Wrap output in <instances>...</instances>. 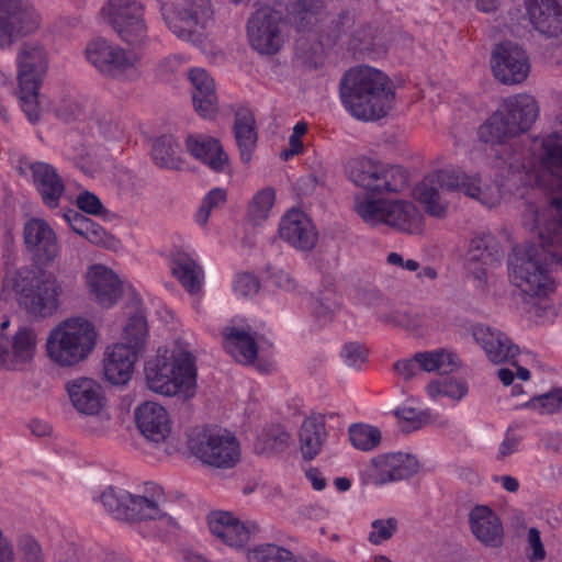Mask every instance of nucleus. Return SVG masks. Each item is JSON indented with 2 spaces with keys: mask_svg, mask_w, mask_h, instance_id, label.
I'll return each mask as SVG.
<instances>
[{
  "mask_svg": "<svg viewBox=\"0 0 562 562\" xmlns=\"http://www.w3.org/2000/svg\"><path fill=\"white\" fill-rule=\"evenodd\" d=\"M41 24L36 10L24 0H0V48H10L19 36L35 32Z\"/></svg>",
  "mask_w": 562,
  "mask_h": 562,
  "instance_id": "obj_11",
  "label": "nucleus"
},
{
  "mask_svg": "<svg viewBox=\"0 0 562 562\" xmlns=\"http://www.w3.org/2000/svg\"><path fill=\"white\" fill-rule=\"evenodd\" d=\"M162 19L179 40L202 44L213 23L214 10L211 0H179L161 5Z\"/></svg>",
  "mask_w": 562,
  "mask_h": 562,
  "instance_id": "obj_6",
  "label": "nucleus"
},
{
  "mask_svg": "<svg viewBox=\"0 0 562 562\" xmlns=\"http://www.w3.org/2000/svg\"><path fill=\"white\" fill-rule=\"evenodd\" d=\"M454 191L462 192L481 205L492 209L502 201V189L496 182H485L479 176H470L454 170Z\"/></svg>",
  "mask_w": 562,
  "mask_h": 562,
  "instance_id": "obj_27",
  "label": "nucleus"
},
{
  "mask_svg": "<svg viewBox=\"0 0 562 562\" xmlns=\"http://www.w3.org/2000/svg\"><path fill=\"white\" fill-rule=\"evenodd\" d=\"M349 439L355 448L369 451L380 443L381 432L375 427L356 424L349 428Z\"/></svg>",
  "mask_w": 562,
  "mask_h": 562,
  "instance_id": "obj_52",
  "label": "nucleus"
},
{
  "mask_svg": "<svg viewBox=\"0 0 562 562\" xmlns=\"http://www.w3.org/2000/svg\"><path fill=\"white\" fill-rule=\"evenodd\" d=\"M223 344L226 351L243 364H250L255 361L258 347L256 337L249 329L244 327L228 326L223 330Z\"/></svg>",
  "mask_w": 562,
  "mask_h": 562,
  "instance_id": "obj_32",
  "label": "nucleus"
},
{
  "mask_svg": "<svg viewBox=\"0 0 562 562\" xmlns=\"http://www.w3.org/2000/svg\"><path fill=\"white\" fill-rule=\"evenodd\" d=\"M66 389L78 413L97 416L92 424L98 423V426L89 425L88 429L93 434L103 432L108 427L109 418L100 415L103 407L101 386L92 379L77 378L69 381Z\"/></svg>",
  "mask_w": 562,
  "mask_h": 562,
  "instance_id": "obj_12",
  "label": "nucleus"
},
{
  "mask_svg": "<svg viewBox=\"0 0 562 562\" xmlns=\"http://www.w3.org/2000/svg\"><path fill=\"white\" fill-rule=\"evenodd\" d=\"M30 168L43 202L52 209L57 207L65 192L63 179L56 172L55 168L48 164L34 162Z\"/></svg>",
  "mask_w": 562,
  "mask_h": 562,
  "instance_id": "obj_33",
  "label": "nucleus"
},
{
  "mask_svg": "<svg viewBox=\"0 0 562 562\" xmlns=\"http://www.w3.org/2000/svg\"><path fill=\"white\" fill-rule=\"evenodd\" d=\"M473 338L494 363L510 362L518 355V347L498 329L485 325L473 327Z\"/></svg>",
  "mask_w": 562,
  "mask_h": 562,
  "instance_id": "obj_24",
  "label": "nucleus"
},
{
  "mask_svg": "<svg viewBox=\"0 0 562 562\" xmlns=\"http://www.w3.org/2000/svg\"><path fill=\"white\" fill-rule=\"evenodd\" d=\"M40 88L37 83H18V99L22 111L30 123L41 120L42 105L40 102Z\"/></svg>",
  "mask_w": 562,
  "mask_h": 562,
  "instance_id": "obj_47",
  "label": "nucleus"
},
{
  "mask_svg": "<svg viewBox=\"0 0 562 562\" xmlns=\"http://www.w3.org/2000/svg\"><path fill=\"white\" fill-rule=\"evenodd\" d=\"M477 135L482 142L493 145L517 136L503 108L479 127Z\"/></svg>",
  "mask_w": 562,
  "mask_h": 562,
  "instance_id": "obj_41",
  "label": "nucleus"
},
{
  "mask_svg": "<svg viewBox=\"0 0 562 562\" xmlns=\"http://www.w3.org/2000/svg\"><path fill=\"white\" fill-rule=\"evenodd\" d=\"M247 562H305L290 549L274 542L260 543L246 552Z\"/></svg>",
  "mask_w": 562,
  "mask_h": 562,
  "instance_id": "obj_44",
  "label": "nucleus"
},
{
  "mask_svg": "<svg viewBox=\"0 0 562 562\" xmlns=\"http://www.w3.org/2000/svg\"><path fill=\"white\" fill-rule=\"evenodd\" d=\"M289 15L299 31L312 30L323 19L322 0H293L289 7Z\"/></svg>",
  "mask_w": 562,
  "mask_h": 562,
  "instance_id": "obj_40",
  "label": "nucleus"
},
{
  "mask_svg": "<svg viewBox=\"0 0 562 562\" xmlns=\"http://www.w3.org/2000/svg\"><path fill=\"white\" fill-rule=\"evenodd\" d=\"M192 83V100L195 111L203 117H212L217 112V95L214 81L202 68H194L189 72Z\"/></svg>",
  "mask_w": 562,
  "mask_h": 562,
  "instance_id": "obj_31",
  "label": "nucleus"
},
{
  "mask_svg": "<svg viewBox=\"0 0 562 562\" xmlns=\"http://www.w3.org/2000/svg\"><path fill=\"white\" fill-rule=\"evenodd\" d=\"M470 529L484 546L497 548L503 544L504 529L498 516L487 506L477 505L469 514Z\"/></svg>",
  "mask_w": 562,
  "mask_h": 562,
  "instance_id": "obj_25",
  "label": "nucleus"
},
{
  "mask_svg": "<svg viewBox=\"0 0 562 562\" xmlns=\"http://www.w3.org/2000/svg\"><path fill=\"white\" fill-rule=\"evenodd\" d=\"M26 249L40 263H50L59 255V244L55 231L42 218H31L23 228Z\"/></svg>",
  "mask_w": 562,
  "mask_h": 562,
  "instance_id": "obj_17",
  "label": "nucleus"
},
{
  "mask_svg": "<svg viewBox=\"0 0 562 562\" xmlns=\"http://www.w3.org/2000/svg\"><path fill=\"white\" fill-rule=\"evenodd\" d=\"M276 190L272 187H266L258 190L247 205L246 216L254 226L262 225L271 213L276 202Z\"/></svg>",
  "mask_w": 562,
  "mask_h": 562,
  "instance_id": "obj_45",
  "label": "nucleus"
},
{
  "mask_svg": "<svg viewBox=\"0 0 562 562\" xmlns=\"http://www.w3.org/2000/svg\"><path fill=\"white\" fill-rule=\"evenodd\" d=\"M188 447L199 460L215 468H233L240 459L238 440L223 429H196L189 436Z\"/></svg>",
  "mask_w": 562,
  "mask_h": 562,
  "instance_id": "obj_10",
  "label": "nucleus"
},
{
  "mask_svg": "<svg viewBox=\"0 0 562 562\" xmlns=\"http://www.w3.org/2000/svg\"><path fill=\"white\" fill-rule=\"evenodd\" d=\"M227 200V193L224 189L215 188L211 190L203 199L196 214L195 222L200 226H205L207 224L209 217L211 213L220 207H222Z\"/></svg>",
  "mask_w": 562,
  "mask_h": 562,
  "instance_id": "obj_54",
  "label": "nucleus"
},
{
  "mask_svg": "<svg viewBox=\"0 0 562 562\" xmlns=\"http://www.w3.org/2000/svg\"><path fill=\"white\" fill-rule=\"evenodd\" d=\"M418 471V461L406 453H390L374 458L368 472L370 483L376 486L405 480Z\"/></svg>",
  "mask_w": 562,
  "mask_h": 562,
  "instance_id": "obj_16",
  "label": "nucleus"
},
{
  "mask_svg": "<svg viewBox=\"0 0 562 562\" xmlns=\"http://www.w3.org/2000/svg\"><path fill=\"white\" fill-rule=\"evenodd\" d=\"M396 531L397 520L395 518L375 519L371 522L368 540L372 544H381L390 540Z\"/></svg>",
  "mask_w": 562,
  "mask_h": 562,
  "instance_id": "obj_57",
  "label": "nucleus"
},
{
  "mask_svg": "<svg viewBox=\"0 0 562 562\" xmlns=\"http://www.w3.org/2000/svg\"><path fill=\"white\" fill-rule=\"evenodd\" d=\"M454 170H436L426 176L413 190L414 198L423 205L425 212L432 217L443 218L448 206L441 200L440 189L454 191Z\"/></svg>",
  "mask_w": 562,
  "mask_h": 562,
  "instance_id": "obj_14",
  "label": "nucleus"
},
{
  "mask_svg": "<svg viewBox=\"0 0 562 562\" xmlns=\"http://www.w3.org/2000/svg\"><path fill=\"white\" fill-rule=\"evenodd\" d=\"M530 22L547 36L562 34V0H526Z\"/></svg>",
  "mask_w": 562,
  "mask_h": 562,
  "instance_id": "obj_26",
  "label": "nucleus"
},
{
  "mask_svg": "<svg viewBox=\"0 0 562 562\" xmlns=\"http://www.w3.org/2000/svg\"><path fill=\"white\" fill-rule=\"evenodd\" d=\"M380 165L368 158H356L348 161L346 175L357 187L376 193Z\"/></svg>",
  "mask_w": 562,
  "mask_h": 562,
  "instance_id": "obj_39",
  "label": "nucleus"
},
{
  "mask_svg": "<svg viewBox=\"0 0 562 562\" xmlns=\"http://www.w3.org/2000/svg\"><path fill=\"white\" fill-rule=\"evenodd\" d=\"M171 269L173 276L190 293L201 290L204 273L200 265L184 250L177 249L172 252Z\"/></svg>",
  "mask_w": 562,
  "mask_h": 562,
  "instance_id": "obj_35",
  "label": "nucleus"
},
{
  "mask_svg": "<svg viewBox=\"0 0 562 562\" xmlns=\"http://www.w3.org/2000/svg\"><path fill=\"white\" fill-rule=\"evenodd\" d=\"M525 407L542 415L562 411V387H555L546 394L531 398L525 404Z\"/></svg>",
  "mask_w": 562,
  "mask_h": 562,
  "instance_id": "obj_53",
  "label": "nucleus"
},
{
  "mask_svg": "<svg viewBox=\"0 0 562 562\" xmlns=\"http://www.w3.org/2000/svg\"><path fill=\"white\" fill-rule=\"evenodd\" d=\"M289 434L277 427L262 434L256 443V450L259 453H268L283 450L289 441Z\"/></svg>",
  "mask_w": 562,
  "mask_h": 562,
  "instance_id": "obj_56",
  "label": "nucleus"
},
{
  "mask_svg": "<svg viewBox=\"0 0 562 562\" xmlns=\"http://www.w3.org/2000/svg\"><path fill=\"white\" fill-rule=\"evenodd\" d=\"M97 344L93 324L82 317L64 321L50 330L46 340L48 358L60 367H72L86 360Z\"/></svg>",
  "mask_w": 562,
  "mask_h": 562,
  "instance_id": "obj_4",
  "label": "nucleus"
},
{
  "mask_svg": "<svg viewBox=\"0 0 562 562\" xmlns=\"http://www.w3.org/2000/svg\"><path fill=\"white\" fill-rule=\"evenodd\" d=\"M133 19L124 22L121 15H117L114 20V30L128 45L134 47H140L148 41L147 25L144 21V9L143 5H134Z\"/></svg>",
  "mask_w": 562,
  "mask_h": 562,
  "instance_id": "obj_38",
  "label": "nucleus"
},
{
  "mask_svg": "<svg viewBox=\"0 0 562 562\" xmlns=\"http://www.w3.org/2000/svg\"><path fill=\"white\" fill-rule=\"evenodd\" d=\"M134 5H142L137 0H109L106 5L101 9L102 18L114 27V20L117 15L127 22L133 19Z\"/></svg>",
  "mask_w": 562,
  "mask_h": 562,
  "instance_id": "obj_55",
  "label": "nucleus"
},
{
  "mask_svg": "<svg viewBox=\"0 0 562 562\" xmlns=\"http://www.w3.org/2000/svg\"><path fill=\"white\" fill-rule=\"evenodd\" d=\"M387 205L389 201L362 196H356L355 199V211L363 222L371 226L385 223Z\"/></svg>",
  "mask_w": 562,
  "mask_h": 562,
  "instance_id": "obj_49",
  "label": "nucleus"
},
{
  "mask_svg": "<svg viewBox=\"0 0 562 562\" xmlns=\"http://www.w3.org/2000/svg\"><path fill=\"white\" fill-rule=\"evenodd\" d=\"M286 27L281 4L272 5V0H262L247 22L249 45L259 54H276L284 44Z\"/></svg>",
  "mask_w": 562,
  "mask_h": 562,
  "instance_id": "obj_9",
  "label": "nucleus"
},
{
  "mask_svg": "<svg viewBox=\"0 0 562 562\" xmlns=\"http://www.w3.org/2000/svg\"><path fill=\"white\" fill-rule=\"evenodd\" d=\"M90 295L98 305L111 308L122 297L123 289L119 277L103 265H93L86 272Z\"/></svg>",
  "mask_w": 562,
  "mask_h": 562,
  "instance_id": "obj_19",
  "label": "nucleus"
},
{
  "mask_svg": "<svg viewBox=\"0 0 562 562\" xmlns=\"http://www.w3.org/2000/svg\"><path fill=\"white\" fill-rule=\"evenodd\" d=\"M495 78L505 85L524 82L530 71V61L526 52L518 45L505 42L498 44L491 58Z\"/></svg>",
  "mask_w": 562,
  "mask_h": 562,
  "instance_id": "obj_13",
  "label": "nucleus"
},
{
  "mask_svg": "<svg viewBox=\"0 0 562 562\" xmlns=\"http://www.w3.org/2000/svg\"><path fill=\"white\" fill-rule=\"evenodd\" d=\"M100 501L105 509L116 519L158 520L166 532L178 527L176 519L162 510L159 497L148 498L146 496L132 495L124 490L110 486L100 495Z\"/></svg>",
  "mask_w": 562,
  "mask_h": 562,
  "instance_id": "obj_7",
  "label": "nucleus"
},
{
  "mask_svg": "<svg viewBox=\"0 0 562 562\" xmlns=\"http://www.w3.org/2000/svg\"><path fill=\"white\" fill-rule=\"evenodd\" d=\"M279 236L301 251H311L318 240V232L314 223L300 210H291L281 217Z\"/></svg>",
  "mask_w": 562,
  "mask_h": 562,
  "instance_id": "obj_18",
  "label": "nucleus"
},
{
  "mask_svg": "<svg viewBox=\"0 0 562 562\" xmlns=\"http://www.w3.org/2000/svg\"><path fill=\"white\" fill-rule=\"evenodd\" d=\"M186 148L190 155L214 172H227L231 159L220 139L205 135L192 134L186 139Z\"/></svg>",
  "mask_w": 562,
  "mask_h": 562,
  "instance_id": "obj_20",
  "label": "nucleus"
},
{
  "mask_svg": "<svg viewBox=\"0 0 562 562\" xmlns=\"http://www.w3.org/2000/svg\"><path fill=\"white\" fill-rule=\"evenodd\" d=\"M533 221L531 229H537L541 246L519 245L509 258V277L515 286L530 297L548 295L553 290V281L547 268V254L553 258L562 256V199L553 198L550 205L540 214L528 206L525 223Z\"/></svg>",
  "mask_w": 562,
  "mask_h": 562,
  "instance_id": "obj_1",
  "label": "nucleus"
},
{
  "mask_svg": "<svg viewBox=\"0 0 562 562\" xmlns=\"http://www.w3.org/2000/svg\"><path fill=\"white\" fill-rule=\"evenodd\" d=\"M340 98L357 119L375 121L393 106L394 91L385 74L369 66L349 69L340 81Z\"/></svg>",
  "mask_w": 562,
  "mask_h": 562,
  "instance_id": "obj_2",
  "label": "nucleus"
},
{
  "mask_svg": "<svg viewBox=\"0 0 562 562\" xmlns=\"http://www.w3.org/2000/svg\"><path fill=\"white\" fill-rule=\"evenodd\" d=\"M427 393L431 398L447 396L460 401L468 393V385L463 381L454 379H443L431 381L427 387Z\"/></svg>",
  "mask_w": 562,
  "mask_h": 562,
  "instance_id": "obj_51",
  "label": "nucleus"
},
{
  "mask_svg": "<svg viewBox=\"0 0 562 562\" xmlns=\"http://www.w3.org/2000/svg\"><path fill=\"white\" fill-rule=\"evenodd\" d=\"M148 389L159 395L187 401L196 393V367L192 353L181 346L165 350L145 368Z\"/></svg>",
  "mask_w": 562,
  "mask_h": 562,
  "instance_id": "obj_3",
  "label": "nucleus"
},
{
  "mask_svg": "<svg viewBox=\"0 0 562 562\" xmlns=\"http://www.w3.org/2000/svg\"><path fill=\"white\" fill-rule=\"evenodd\" d=\"M488 243V237L473 238L470 244L469 260L482 261L483 263H486V261L491 258V252L487 249Z\"/></svg>",
  "mask_w": 562,
  "mask_h": 562,
  "instance_id": "obj_64",
  "label": "nucleus"
},
{
  "mask_svg": "<svg viewBox=\"0 0 562 562\" xmlns=\"http://www.w3.org/2000/svg\"><path fill=\"white\" fill-rule=\"evenodd\" d=\"M307 132V124L305 122H297L293 127V133L289 139V148L281 151L280 156L284 160L299 155L303 151V144L301 138Z\"/></svg>",
  "mask_w": 562,
  "mask_h": 562,
  "instance_id": "obj_60",
  "label": "nucleus"
},
{
  "mask_svg": "<svg viewBox=\"0 0 562 562\" xmlns=\"http://www.w3.org/2000/svg\"><path fill=\"white\" fill-rule=\"evenodd\" d=\"M37 336L31 327H20L12 336H0V366L8 370L22 369L33 359Z\"/></svg>",
  "mask_w": 562,
  "mask_h": 562,
  "instance_id": "obj_15",
  "label": "nucleus"
},
{
  "mask_svg": "<svg viewBox=\"0 0 562 562\" xmlns=\"http://www.w3.org/2000/svg\"><path fill=\"white\" fill-rule=\"evenodd\" d=\"M254 125L255 117L250 111L239 110L236 112L234 134L240 151V159L245 165L250 164L252 151L257 143V134Z\"/></svg>",
  "mask_w": 562,
  "mask_h": 562,
  "instance_id": "obj_37",
  "label": "nucleus"
},
{
  "mask_svg": "<svg viewBox=\"0 0 562 562\" xmlns=\"http://www.w3.org/2000/svg\"><path fill=\"white\" fill-rule=\"evenodd\" d=\"M18 83L42 85L48 68L45 47L35 42L23 43L16 54Z\"/></svg>",
  "mask_w": 562,
  "mask_h": 562,
  "instance_id": "obj_21",
  "label": "nucleus"
},
{
  "mask_svg": "<svg viewBox=\"0 0 562 562\" xmlns=\"http://www.w3.org/2000/svg\"><path fill=\"white\" fill-rule=\"evenodd\" d=\"M180 153V146L172 136H161L157 138L151 147L154 162L167 169L181 168L182 159Z\"/></svg>",
  "mask_w": 562,
  "mask_h": 562,
  "instance_id": "obj_46",
  "label": "nucleus"
},
{
  "mask_svg": "<svg viewBox=\"0 0 562 562\" xmlns=\"http://www.w3.org/2000/svg\"><path fill=\"white\" fill-rule=\"evenodd\" d=\"M541 170L552 177L562 192V134L544 137L539 153Z\"/></svg>",
  "mask_w": 562,
  "mask_h": 562,
  "instance_id": "obj_36",
  "label": "nucleus"
},
{
  "mask_svg": "<svg viewBox=\"0 0 562 562\" xmlns=\"http://www.w3.org/2000/svg\"><path fill=\"white\" fill-rule=\"evenodd\" d=\"M503 109L517 135L529 131L539 115L536 99L525 93L504 100Z\"/></svg>",
  "mask_w": 562,
  "mask_h": 562,
  "instance_id": "obj_30",
  "label": "nucleus"
},
{
  "mask_svg": "<svg viewBox=\"0 0 562 562\" xmlns=\"http://www.w3.org/2000/svg\"><path fill=\"white\" fill-rule=\"evenodd\" d=\"M147 339V321L142 314H135L127 319L123 327L121 341L116 345H123L140 356L145 351Z\"/></svg>",
  "mask_w": 562,
  "mask_h": 562,
  "instance_id": "obj_43",
  "label": "nucleus"
},
{
  "mask_svg": "<svg viewBox=\"0 0 562 562\" xmlns=\"http://www.w3.org/2000/svg\"><path fill=\"white\" fill-rule=\"evenodd\" d=\"M87 60L103 76L134 82L142 76L140 56L104 38L90 41L85 49Z\"/></svg>",
  "mask_w": 562,
  "mask_h": 562,
  "instance_id": "obj_8",
  "label": "nucleus"
},
{
  "mask_svg": "<svg viewBox=\"0 0 562 562\" xmlns=\"http://www.w3.org/2000/svg\"><path fill=\"white\" fill-rule=\"evenodd\" d=\"M135 351L123 345H113L108 348L103 359V372L105 379L115 385L125 384L130 381L134 364L138 359Z\"/></svg>",
  "mask_w": 562,
  "mask_h": 562,
  "instance_id": "obj_29",
  "label": "nucleus"
},
{
  "mask_svg": "<svg viewBox=\"0 0 562 562\" xmlns=\"http://www.w3.org/2000/svg\"><path fill=\"white\" fill-rule=\"evenodd\" d=\"M395 414L404 423L403 428L407 431L417 430L430 420L428 411L418 412L413 407L398 408Z\"/></svg>",
  "mask_w": 562,
  "mask_h": 562,
  "instance_id": "obj_59",
  "label": "nucleus"
},
{
  "mask_svg": "<svg viewBox=\"0 0 562 562\" xmlns=\"http://www.w3.org/2000/svg\"><path fill=\"white\" fill-rule=\"evenodd\" d=\"M83 237L91 244L105 248H114L117 245L115 237L95 222H93V227H89Z\"/></svg>",
  "mask_w": 562,
  "mask_h": 562,
  "instance_id": "obj_61",
  "label": "nucleus"
},
{
  "mask_svg": "<svg viewBox=\"0 0 562 562\" xmlns=\"http://www.w3.org/2000/svg\"><path fill=\"white\" fill-rule=\"evenodd\" d=\"M341 358L347 366L358 367L366 362L367 350L360 344L349 342L341 349Z\"/></svg>",
  "mask_w": 562,
  "mask_h": 562,
  "instance_id": "obj_62",
  "label": "nucleus"
},
{
  "mask_svg": "<svg viewBox=\"0 0 562 562\" xmlns=\"http://www.w3.org/2000/svg\"><path fill=\"white\" fill-rule=\"evenodd\" d=\"M22 562H46L40 542L30 535H23L18 541Z\"/></svg>",
  "mask_w": 562,
  "mask_h": 562,
  "instance_id": "obj_58",
  "label": "nucleus"
},
{
  "mask_svg": "<svg viewBox=\"0 0 562 562\" xmlns=\"http://www.w3.org/2000/svg\"><path fill=\"white\" fill-rule=\"evenodd\" d=\"M209 527L213 536L233 548L246 544L258 530L254 522H244L227 512H215L209 516Z\"/></svg>",
  "mask_w": 562,
  "mask_h": 562,
  "instance_id": "obj_22",
  "label": "nucleus"
},
{
  "mask_svg": "<svg viewBox=\"0 0 562 562\" xmlns=\"http://www.w3.org/2000/svg\"><path fill=\"white\" fill-rule=\"evenodd\" d=\"M376 193H393L408 186V173L398 166L380 165Z\"/></svg>",
  "mask_w": 562,
  "mask_h": 562,
  "instance_id": "obj_48",
  "label": "nucleus"
},
{
  "mask_svg": "<svg viewBox=\"0 0 562 562\" xmlns=\"http://www.w3.org/2000/svg\"><path fill=\"white\" fill-rule=\"evenodd\" d=\"M20 304L32 316L47 317L60 305L65 286L57 276L48 270L38 272L21 270L13 281Z\"/></svg>",
  "mask_w": 562,
  "mask_h": 562,
  "instance_id": "obj_5",
  "label": "nucleus"
},
{
  "mask_svg": "<svg viewBox=\"0 0 562 562\" xmlns=\"http://www.w3.org/2000/svg\"><path fill=\"white\" fill-rule=\"evenodd\" d=\"M328 432L326 430V416L321 413H313L305 417L299 428V448L304 460L316 458L325 442Z\"/></svg>",
  "mask_w": 562,
  "mask_h": 562,
  "instance_id": "obj_28",
  "label": "nucleus"
},
{
  "mask_svg": "<svg viewBox=\"0 0 562 562\" xmlns=\"http://www.w3.org/2000/svg\"><path fill=\"white\" fill-rule=\"evenodd\" d=\"M339 307L338 296L331 289L321 291L313 302V313L322 324L331 322Z\"/></svg>",
  "mask_w": 562,
  "mask_h": 562,
  "instance_id": "obj_50",
  "label": "nucleus"
},
{
  "mask_svg": "<svg viewBox=\"0 0 562 562\" xmlns=\"http://www.w3.org/2000/svg\"><path fill=\"white\" fill-rule=\"evenodd\" d=\"M233 289L237 295L250 296L258 292L259 281L250 273H241L235 278Z\"/></svg>",
  "mask_w": 562,
  "mask_h": 562,
  "instance_id": "obj_63",
  "label": "nucleus"
},
{
  "mask_svg": "<svg viewBox=\"0 0 562 562\" xmlns=\"http://www.w3.org/2000/svg\"><path fill=\"white\" fill-rule=\"evenodd\" d=\"M136 426L142 435L154 443L167 440L171 432V422L164 406L146 402L135 411Z\"/></svg>",
  "mask_w": 562,
  "mask_h": 562,
  "instance_id": "obj_23",
  "label": "nucleus"
},
{
  "mask_svg": "<svg viewBox=\"0 0 562 562\" xmlns=\"http://www.w3.org/2000/svg\"><path fill=\"white\" fill-rule=\"evenodd\" d=\"M415 361L418 363L420 370L427 372L438 370L443 373H449L461 367V360L458 355L448 349L417 352L415 355Z\"/></svg>",
  "mask_w": 562,
  "mask_h": 562,
  "instance_id": "obj_42",
  "label": "nucleus"
},
{
  "mask_svg": "<svg viewBox=\"0 0 562 562\" xmlns=\"http://www.w3.org/2000/svg\"><path fill=\"white\" fill-rule=\"evenodd\" d=\"M385 224L408 234H418L424 229V216L412 202L389 201Z\"/></svg>",
  "mask_w": 562,
  "mask_h": 562,
  "instance_id": "obj_34",
  "label": "nucleus"
}]
</instances>
